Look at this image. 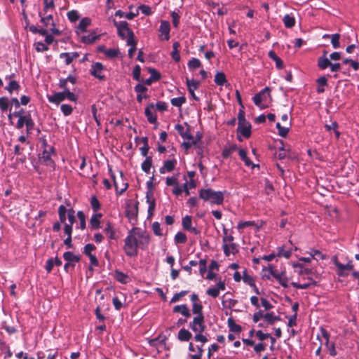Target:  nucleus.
<instances>
[{
    "mask_svg": "<svg viewBox=\"0 0 359 359\" xmlns=\"http://www.w3.org/2000/svg\"><path fill=\"white\" fill-rule=\"evenodd\" d=\"M192 312L196 315L189 327L192 331H202L204 329L205 317L203 313V305L194 302L192 304Z\"/></svg>",
    "mask_w": 359,
    "mask_h": 359,
    "instance_id": "obj_1",
    "label": "nucleus"
},
{
    "mask_svg": "<svg viewBox=\"0 0 359 359\" xmlns=\"http://www.w3.org/2000/svg\"><path fill=\"white\" fill-rule=\"evenodd\" d=\"M199 197L205 201L212 204L221 205L224 201V194L222 191H215L211 189H202L199 191Z\"/></svg>",
    "mask_w": 359,
    "mask_h": 359,
    "instance_id": "obj_2",
    "label": "nucleus"
},
{
    "mask_svg": "<svg viewBox=\"0 0 359 359\" xmlns=\"http://www.w3.org/2000/svg\"><path fill=\"white\" fill-rule=\"evenodd\" d=\"M137 228H133L128 233V235L125 238L124 251L129 257H136L138 253V250L135 245V234L136 233Z\"/></svg>",
    "mask_w": 359,
    "mask_h": 359,
    "instance_id": "obj_3",
    "label": "nucleus"
},
{
    "mask_svg": "<svg viewBox=\"0 0 359 359\" xmlns=\"http://www.w3.org/2000/svg\"><path fill=\"white\" fill-rule=\"evenodd\" d=\"M65 99L72 102H76L77 97L76 95L71 92L69 90H63L62 92L55 93L52 95H48V100L51 103L58 104Z\"/></svg>",
    "mask_w": 359,
    "mask_h": 359,
    "instance_id": "obj_4",
    "label": "nucleus"
},
{
    "mask_svg": "<svg viewBox=\"0 0 359 359\" xmlns=\"http://www.w3.org/2000/svg\"><path fill=\"white\" fill-rule=\"evenodd\" d=\"M114 24L117 28L118 36L125 39L130 35V32H133L129 27L128 23L126 21H121L119 22L114 20Z\"/></svg>",
    "mask_w": 359,
    "mask_h": 359,
    "instance_id": "obj_5",
    "label": "nucleus"
},
{
    "mask_svg": "<svg viewBox=\"0 0 359 359\" xmlns=\"http://www.w3.org/2000/svg\"><path fill=\"white\" fill-rule=\"evenodd\" d=\"M138 201L133 202L128 200L126 207V215L129 219H134L138 214Z\"/></svg>",
    "mask_w": 359,
    "mask_h": 359,
    "instance_id": "obj_6",
    "label": "nucleus"
},
{
    "mask_svg": "<svg viewBox=\"0 0 359 359\" xmlns=\"http://www.w3.org/2000/svg\"><path fill=\"white\" fill-rule=\"evenodd\" d=\"M136 233L137 234V236L139 238V248L142 250H144L147 248L149 241H150V237L148 233H147L145 231H142L139 228H137Z\"/></svg>",
    "mask_w": 359,
    "mask_h": 359,
    "instance_id": "obj_7",
    "label": "nucleus"
},
{
    "mask_svg": "<svg viewBox=\"0 0 359 359\" xmlns=\"http://www.w3.org/2000/svg\"><path fill=\"white\" fill-rule=\"evenodd\" d=\"M109 171L111 172V177L113 179L114 185L115 187L116 191L118 194H122L126 190V189L128 188V183L125 182L123 180V172H122V171H120L121 184H120L116 180L115 176H114V173L112 172L111 168L109 169Z\"/></svg>",
    "mask_w": 359,
    "mask_h": 359,
    "instance_id": "obj_8",
    "label": "nucleus"
},
{
    "mask_svg": "<svg viewBox=\"0 0 359 359\" xmlns=\"http://www.w3.org/2000/svg\"><path fill=\"white\" fill-rule=\"evenodd\" d=\"M104 69L103 65L100 62H95L92 65L90 74L97 78L98 79L103 81L105 79V76L102 74V71Z\"/></svg>",
    "mask_w": 359,
    "mask_h": 359,
    "instance_id": "obj_9",
    "label": "nucleus"
},
{
    "mask_svg": "<svg viewBox=\"0 0 359 359\" xmlns=\"http://www.w3.org/2000/svg\"><path fill=\"white\" fill-rule=\"evenodd\" d=\"M270 90L269 87H266L259 93L255 95L252 98L255 104L260 107L262 101L265 100L266 96H270Z\"/></svg>",
    "mask_w": 359,
    "mask_h": 359,
    "instance_id": "obj_10",
    "label": "nucleus"
},
{
    "mask_svg": "<svg viewBox=\"0 0 359 359\" xmlns=\"http://www.w3.org/2000/svg\"><path fill=\"white\" fill-rule=\"evenodd\" d=\"M187 128L184 131V127L181 124H177L175 126V130L179 133L182 138L191 140L193 139V136L190 133V126L186 123Z\"/></svg>",
    "mask_w": 359,
    "mask_h": 359,
    "instance_id": "obj_11",
    "label": "nucleus"
},
{
    "mask_svg": "<svg viewBox=\"0 0 359 359\" xmlns=\"http://www.w3.org/2000/svg\"><path fill=\"white\" fill-rule=\"evenodd\" d=\"M237 131L244 137L249 138L251 135V124L246 121L241 126L238 125Z\"/></svg>",
    "mask_w": 359,
    "mask_h": 359,
    "instance_id": "obj_12",
    "label": "nucleus"
},
{
    "mask_svg": "<svg viewBox=\"0 0 359 359\" xmlns=\"http://www.w3.org/2000/svg\"><path fill=\"white\" fill-rule=\"evenodd\" d=\"M177 163V161L175 159L173 160H167L164 162L163 166L161 167L159 170L161 174H163L167 172H172L175 167Z\"/></svg>",
    "mask_w": 359,
    "mask_h": 359,
    "instance_id": "obj_13",
    "label": "nucleus"
},
{
    "mask_svg": "<svg viewBox=\"0 0 359 359\" xmlns=\"http://www.w3.org/2000/svg\"><path fill=\"white\" fill-rule=\"evenodd\" d=\"M173 311L175 313H180L186 318H189L191 316L189 309L186 304L175 306L173 308Z\"/></svg>",
    "mask_w": 359,
    "mask_h": 359,
    "instance_id": "obj_14",
    "label": "nucleus"
},
{
    "mask_svg": "<svg viewBox=\"0 0 359 359\" xmlns=\"http://www.w3.org/2000/svg\"><path fill=\"white\" fill-rule=\"evenodd\" d=\"M159 31L164 35V40L170 39V24L168 21H161Z\"/></svg>",
    "mask_w": 359,
    "mask_h": 359,
    "instance_id": "obj_15",
    "label": "nucleus"
},
{
    "mask_svg": "<svg viewBox=\"0 0 359 359\" xmlns=\"http://www.w3.org/2000/svg\"><path fill=\"white\" fill-rule=\"evenodd\" d=\"M238 154L241 158L244 161L246 166H252V168L259 167L258 164H254L250 159L247 156V152L245 149H241L238 151Z\"/></svg>",
    "mask_w": 359,
    "mask_h": 359,
    "instance_id": "obj_16",
    "label": "nucleus"
},
{
    "mask_svg": "<svg viewBox=\"0 0 359 359\" xmlns=\"http://www.w3.org/2000/svg\"><path fill=\"white\" fill-rule=\"evenodd\" d=\"M307 279L309 280V282H305V283L299 284V283H297L295 282H292L291 283V285L294 287L298 288V289H307V288L310 287L311 286H315L317 285L316 281L313 280L312 279V278L309 277Z\"/></svg>",
    "mask_w": 359,
    "mask_h": 359,
    "instance_id": "obj_17",
    "label": "nucleus"
},
{
    "mask_svg": "<svg viewBox=\"0 0 359 359\" xmlns=\"http://www.w3.org/2000/svg\"><path fill=\"white\" fill-rule=\"evenodd\" d=\"M154 107V104L153 103L149 104L145 109V116L147 118V120L151 123H154L156 122V116L154 115L151 109Z\"/></svg>",
    "mask_w": 359,
    "mask_h": 359,
    "instance_id": "obj_18",
    "label": "nucleus"
},
{
    "mask_svg": "<svg viewBox=\"0 0 359 359\" xmlns=\"http://www.w3.org/2000/svg\"><path fill=\"white\" fill-rule=\"evenodd\" d=\"M79 54L76 52L74 53H62L60 55V58H65L67 65H69L74 59L77 58Z\"/></svg>",
    "mask_w": 359,
    "mask_h": 359,
    "instance_id": "obj_19",
    "label": "nucleus"
},
{
    "mask_svg": "<svg viewBox=\"0 0 359 359\" xmlns=\"http://www.w3.org/2000/svg\"><path fill=\"white\" fill-rule=\"evenodd\" d=\"M192 337L191 333L186 329H181L178 332L177 338L181 341H188Z\"/></svg>",
    "mask_w": 359,
    "mask_h": 359,
    "instance_id": "obj_20",
    "label": "nucleus"
},
{
    "mask_svg": "<svg viewBox=\"0 0 359 359\" xmlns=\"http://www.w3.org/2000/svg\"><path fill=\"white\" fill-rule=\"evenodd\" d=\"M43 15H45L44 13H39V15L41 17V22H43L45 27H47L48 25L55 26L51 14H49L47 16H43Z\"/></svg>",
    "mask_w": 359,
    "mask_h": 359,
    "instance_id": "obj_21",
    "label": "nucleus"
},
{
    "mask_svg": "<svg viewBox=\"0 0 359 359\" xmlns=\"http://www.w3.org/2000/svg\"><path fill=\"white\" fill-rule=\"evenodd\" d=\"M99 38L98 35L91 33L88 35H83L81 37V41L86 44H90L95 42Z\"/></svg>",
    "mask_w": 359,
    "mask_h": 359,
    "instance_id": "obj_22",
    "label": "nucleus"
},
{
    "mask_svg": "<svg viewBox=\"0 0 359 359\" xmlns=\"http://www.w3.org/2000/svg\"><path fill=\"white\" fill-rule=\"evenodd\" d=\"M63 258L69 263L79 262L80 261V257L79 255H75L69 251L65 252L63 254Z\"/></svg>",
    "mask_w": 359,
    "mask_h": 359,
    "instance_id": "obj_23",
    "label": "nucleus"
},
{
    "mask_svg": "<svg viewBox=\"0 0 359 359\" xmlns=\"http://www.w3.org/2000/svg\"><path fill=\"white\" fill-rule=\"evenodd\" d=\"M215 82L217 85L222 86L226 83H227V80L226 79V76L224 73L217 72L215 76Z\"/></svg>",
    "mask_w": 359,
    "mask_h": 359,
    "instance_id": "obj_24",
    "label": "nucleus"
},
{
    "mask_svg": "<svg viewBox=\"0 0 359 359\" xmlns=\"http://www.w3.org/2000/svg\"><path fill=\"white\" fill-rule=\"evenodd\" d=\"M285 272L282 271L280 273H278L275 276V278L278 281V283L284 287H288V278L285 277Z\"/></svg>",
    "mask_w": 359,
    "mask_h": 359,
    "instance_id": "obj_25",
    "label": "nucleus"
},
{
    "mask_svg": "<svg viewBox=\"0 0 359 359\" xmlns=\"http://www.w3.org/2000/svg\"><path fill=\"white\" fill-rule=\"evenodd\" d=\"M330 65L331 62L327 57L322 56L318 59V66L320 69H325Z\"/></svg>",
    "mask_w": 359,
    "mask_h": 359,
    "instance_id": "obj_26",
    "label": "nucleus"
},
{
    "mask_svg": "<svg viewBox=\"0 0 359 359\" xmlns=\"http://www.w3.org/2000/svg\"><path fill=\"white\" fill-rule=\"evenodd\" d=\"M269 57L276 62V66L278 69H282L283 67V62L282 60L276 55L274 51L270 50L269 52Z\"/></svg>",
    "mask_w": 359,
    "mask_h": 359,
    "instance_id": "obj_27",
    "label": "nucleus"
},
{
    "mask_svg": "<svg viewBox=\"0 0 359 359\" xmlns=\"http://www.w3.org/2000/svg\"><path fill=\"white\" fill-rule=\"evenodd\" d=\"M101 217H102V214H100V213L94 214L92 216V217L90 220V224L93 229H97L100 228V218Z\"/></svg>",
    "mask_w": 359,
    "mask_h": 359,
    "instance_id": "obj_28",
    "label": "nucleus"
},
{
    "mask_svg": "<svg viewBox=\"0 0 359 359\" xmlns=\"http://www.w3.org/2000/svg\"><path fill=\"white\" fill-rule=\"evenodd\" d=\"M180 46V44L177 41L175 42L172 45V51L171 53V56L172 59L176 62H179L180 60V55L178 51V48Z\"/></svg>",
    "mask_w": 359,
    "mask_h": 359,
    "instance_id": "obj_29",
    "label": "nucleus"
},
{
    "mask_svg": "<svg viewBox=\"0 0 359 359\" xmlns=\"http://www.w3.org/2000/svg\"><path fill=\"white\" fill-rule=\"evenodd\" d=\"M152 165V158L151 156H147L145 160L142 163V169L146 173H149Z\"/></svg>",
    "mask_w": 359,
    "mask_h": 359,
    "instance_id": "obj_30",
    "label": "nucleus"
},
{
    "mask_svg": "<svg viewBox=\"0 0 359 359\" xmlns=\"http://www.w3.org/2000/svg\"><path fill=\"white\" fill-rule=\"evenodd\" d=\"M291 126V123H289L288 126L283 127L280 125V123H277L276 126L278 130V135L281 137H285L290 130V126Z\"/></svg>",
    "mask_w": 359,
    "mask_h": 359,
    "instance_id": "obj_31",
    "label": "nucleus"
},
{
    "mask_svg": "<svg viewBox=\"0 0 359 359\" xmlns=\"http://www.w3.org/2000/svg\"><path fill=\"white\" fill-rule=\"evenodd\" d=\"M283 21L284 22L285 26L287 28H292L295 25V19L294 17L290 16V15L287 14L283 17Z\"/></svg>",
    "mask_w": 359,
    "mask_h": 359,
    "instance_id": "obj_32",
    "label": "nucleus"
},
{
    "mask_svg": "<svg viewBox=\"0 0 359 359\" xmlns=\"http://www.w3.org/2000/svg\"><path fill=\"white\" fill-rule=\"evenodd\" d=\"M228 326L230 331L238 333L242 330L241 325L236 324L232 318L228 319Z\"/></svg>",
    "mask_w": 359,
    "mask_h": 359,
    "instance_id": "obj_33",
    "label": "nucleus"
},
{
    "mask_svg": "<svg viewBox=\"0 0 359 359\" xmlns=\"http://www.w3.org/2000/svg\"><path fill=\"white\" fill-rule=\"evenodd\" d=\"M205 328H206V326L204 324V329L202 331H194V332L196 333L194 337V339L196 341H201L203 344L208 341V338L202 334L203 332H205Z\"/></svg>",
    "mask_w": 359,
    "mask_h": 359,
    "instance_id": "obj_34",
    "label": "nucleus"
},
{
    "mask_svg": "<svg viewBox=\"0 0 359 359\" xmlns=\"http://www.w3.org/2000/svg\"><path fill=\"white\" fill-rule=\"evenodd\" d=\"M90 22H91V20L90 18H84L80 21V22L77 27V29L81 30L83 32H86V27L90 25Z\"/></svg>",
    "mask_w": 359,
    "mask_h": 359,
    "instance_id": "obj_35",
    "label": "nucleus"
},
{
    "mask_svg": "<svg viewBox=\"0 0 359 359\" xmlns=\"http://www.w3.org/2000/svg\"><path fill=\"white\" fill-rule=\"evenodd\" d=\"M44 7L43 11L44 14L47 13L50 10L53 11L55 8L54 0H43Z\"/></svg>",
    "mask_w": 359,
    "mask_h": 359,
    "instance_id": "obj_36",
    "label": "nucleus"
},
{
    "mask_svg": "<svg viewBox=\"0 0 359 359\" xmlns=\"http://www.w3.org/2000/svg\"><path fill=\"white\" fill-rule=\"evenodd\" d=\"M41 158L46 165H49L51 167L54 165V162L50 157V153L46 151H43Z\"/></svg>",
    "mask_w": 359,
    "mask_h": 359,
    "instance_id": "obj_37",
    "label": "nucleus"
},
{
    "mask_svg": "<svg viewBox=\"0 0 359 359\" xmlns=\"http://www.w3.org/2000/svg\"><path fill=\"white\" fill-rule=\"evenodd\" d=\"M187 85L188 90L193 91V90H196L198 88L199 82L194 79L190 80L188 78H187Z\"/></svg>",
    "mask_w": 359,
    "mask_h": 359,
    "instance_id": "obj_38",
    "label": "nucleus"
},
{
    "mask_svg": "<svg viewBox=\"0 0 359 359\" xmlns=\"http://www.w3.org/2000/svg\"><path fill=\"white\" fill-rule=\"evenodd\" d=\"M187 240V237L183 232L179 231L175 236V242L176 243H185Z\"/></svg>",
    "mask_w": 359,
    "mask_h": 359,
    "instance_id": "obj_39",
    "label": "nucleus"
},
{
    "mask_svg": "<svg viewBox=\"0 0 359 359\" xmlns=\"http://www.w3.org/2000/svg\"><path fill=\"white\" fill-rule=\"evenodd\" d=\"M25 125L27 128V133H30L34 127V123L32 119L31 115L29 114H27Z\"/></svg>",
    "mask_w": 359,
    "mask_h": 359,
    "instance_id": "obj_40",
    "label": "nucleus"
},
{
    "mask_svg": "<svg viewBox=\"0 0 359 359\" xmlns=\"http://www.w3.org/2000/svg\"><path fill=\"white\" fill-rule=\"evenodd\" d=\"M67 210L66 208L61 205L58 208V215L60 217V220L62 223H65L66 221V213L67 212Z\"/></svg>",
    "mask_w": 359,
    "mask_h": 359,
    "instance_id": "obj_41",
    "label": "nucleus"
},
{
    "mask_svg": "<svg viewBox=\"0 0 359 359\" xmlns=\"http://www.w3.org/2000/svg\"><path fill=\"white\" fill-rule=\"evenodd\" d=\"M170 102L173 106L180 107L184 103L186 102V98L184 96L175 97L171 99Z\"/></svg>",
    "mask_w": 359,
    "mask_h": 359,
    "instance_id": "obj_42",
    "label": "nucleus"
},
{
    "mask_svg": "<svg viewBox=\"0 0 359 359\" xmlns=\"http://www.w3.org/2000/svg\"><path fill=\"white\" fill-rule=\"evenodd\" d=\"M310 255L311 258L316 259H326V255L323 254L320 251L318 250H311L310 252Z\"/></svg>",
    "mask_w": 359,
    "mask_h": 359,
    "instance_id": "obj_43",
    "label": "nucleus"
},
{
    "mask_svg": "<svg viewBox=\"0 0 359 359\" xmlns=\"http://www.w3.org/2000/svg\"><path fill=\"white\" fill-rule=\"evenodd\" d=\"M104 231L108 235L110 239L116 240V236L115 235V232L112 229V226L110 223H107V227L104 228Z\"/></svg>",
    "mask_w": 359,
    "mask_h": 359,
    "instance_id": "obj_44",
    "label": "nucleus"
},
{
    "mask_svg": "<svg viewBox=\"0 0 359 359\" xmlns=\"http://www.w3.org/2000/svg\"><path fill=\"white\" fill-rule=\"evenodd\" d=\"M116 279L121 283H126L128 282V276L123 272L116 271Z\"/></svg>",
    "mask_w": 359,
    "mask_h": 359,
    "instance_id": "obj_45",
    "label": "nucleus"
},
{
    "mask_svg": "<svg viewBox=\"0 0 359 359\" xmlns=\"http://www.w3.org/2000/svg\"><path fill=\"white\" fill-rule=\"evenodd\" d=\"M201 63L200 60L197 58L193 57L188 62V67L189 69H196L201 67Z\"/></svg>",
    "mask_w": 359,
    "mask_h": 359,
    "instance_id": "obj_46",
    "label": "nucleus"
},
{
    "mask_svg": "<svg viewBox=\"0 0 359 359\" xmlns=\"http://www.w3.org/2000/svg\"><path fill=\"white\" fill-rule=\"evenodd\" d=\"M182 227L184 230H189L191 226V217L187 215L182 218Z\"/></svg>",
    "mask_w": 359,
    "mask_h": 359,
    "instance_id": "obj_47",
    "label": "nucleus"
},
{
    "mask_svg": "<svg viewBox=\"0 0 359 359\" xmlns=\"http://www.w3.org/2000/svg\"><path fill=\"white\" fill-rule=\"evenodd\" d=\"M61 111L65 116H69L72 113L73 108L71 105L63 104L60 107Z\"/></svg>",
    "mask_w": 359,
    "mask_h": 359,
    "instance_id": "obj_48",
    "label": "nucleus"
},
{
    "mask_svg": "<svg viewBox=\"0 0 359 359\" xmlns=\"http://www.w3.org/2000/svg\"><path fill=\"white\" fill-rule=\"evenodd\" d=\"M20 88L18 83L16 81H11L9 82L8 86L6 87V89L11 93L13 90H17Z\"/></svg>",
    "mask_w": 359,
    "mask_h": 359,
    "instance_id": "obj_49",
    "label": "nucleus"
},
{
    "mask_svg": "<svg viewBox=\"0 0 359 359\" xmlns=\"http://www.w3.org/2000/svg\"><path fill=\"white\" fill-rule=\"evenodd\" d=\"M339 34H334L332 35L331 43L334 48H338L339 47Z\"/></svg>",
    "mask_w": 359,
    "mask_h": 359,
    "instance_id": "obj_50",
    "label": "nucleus"
},
{
    "mask_svg": "<svg viewBox=\"0 0 359 359\" xmlns=\"http://www.w3.org/2000/svg\"><path fill=\"white\" fill-rule=\"evenodd\" d=\"M151 228H152V230L155 235L158 236H163L161 229V225L158 222H154L152 224Z\"/></svg>",
    "mask_w": 359,
    "mask_h": 359,
    "instance_id": "obj_51",
    "label": "nucleus"
},
{
    "mask_svg": "<svg viewBox=\"0 0 359 359\" xmlns=\"http://www.w3.org/2000/svg\"><path fill=\"white\" fill-rule=\"evenodd\" d=\"M149 72L151 74V78L154 81H157L161 79V74L154 68H149Z\"/></svg>",
    "mask_w": 359,
    "mask_h": 359,
    "instance_id": "obj_52",
    "label": "nucleus"
},
{
    "mask_svg": "<svg viewBox=\"0 0 359 359\" xmlns=\"http://www.w3.org/2000/svg\"><path fill=\"white\" fill-rule=\"evenodd\" d=\"M152 196H146L147 202L149 203L148 212H154L156 203L155 199H151Z\"/></svg>",
    "mask_w": 359,
    "mask_h": 359,
    "instance_id": "obj_53",
    "label": "nucleus"
},
{
    "mask_svg": "<svg viewBox=\"0 0 359 359\" xmlns=\"http://www.w3.org/2000/svg\"><path fill=\"white\" fill-rule=\"evenodd\" d=\"M119 51L118 49L109 48L105 51V55L109 58H114L118 56Z\"/></svg>",
    "mask_w": 359,
    "mask_h": 359,
    "instance_id": "obj_54",
    "label": "nucleus"
},
{
    "mask_svg": "<svg viewBox=\"0 0 359 359\" xmlns=\"http://www.w3.org/2000/svg\"><path fill=\"white\" fill-rule=\"evenodd\" d=\"M8 99L7 97H0V108L3 111H5L8 109Z\"/></svg>",
    "mask_w": 359,
    "mask_h": 359,
    "instance_id": "obj_55",
    "label": "nucleus"
},
{
    "mask_svg": "<svg viewBox=\"0 0 359 359\" xmlns=\"http://www.w3.org/2000/svg\"><path fill=\"white\" fill-rule=\"evenodd\" d=\"M243 281L248 284L250 286H255V281L253 278L248 275L246 271H244L243 277Z\"/></svg>",
    "mask_w": 359,
    "mask_h": 359,
    "instance_id": "obj_56",
    "label": "nucleus"
},
{
    "mask_svg": "<svg viewBox=\"0 0 359 359\" xmlns=\"http://www.w3.org/2000/svg\"><path fill=\"white\" fill-rule=\"evenodd\" d=\"M68 19L71 22H75L79 18V15L76 11H71L67 13Z\"/></svg>",
    "mask_w": 359,
    "mask_h": 359,
    "instance_id": "obj_57",
    "label": "nucleus"
},
{
    "mask_svg": "<svg viewBox=\"0 0 359 359\" xmlns=\"http://www.w3.org/2000/svg\"><path fill=\"white\" fill-rule=\"evenodd\" d=\"M77 217L80 221V227L81 229H84L86 228V220H85V215L83 212L79 211L77 212Z\"/></svg>",
    "mask_w": 359,
    "mask_h": 359,
    "instance_id": "obj_58",
    "label": "nucleus"
},
{
    "mask_svg": "<svg viewBox=\"0 0 359 359\" xmlns=\"http://www.w3.org/2000/svg\"><path fill=\"white\" fill-rule=\"evenodd\" d=\"M187 293H188V291L184 290V291H181L179 293L175 294L170 300V303H175V302L179 301L181 297H183Z\"/></svg>",
    "mask_w": 359,
    "mask_h": 359,
    "instance_id": "obj_59",
    "label": "nucleus"
},
{
    "mask_svg": "<svg viewBox=\"0 0 359 359\" xmlns=\"http://www.w3.org/2000/svg\"><path fill=\"white\" fill-rule=\"evenodd\" d=\"M90 204H91L93 210L95 212L97 211L100 208V202L95 196H93L91 198Z\"/></svg>",
    "mask_w": 359,
    "mask_h": 359,
    "instance_id": "obj_60",
    "label": "nucleus"
},
{
    "mask_svg": "<svg viewBox=\"0 0 359 359\" xmlns=\"http://www.w3.org/2000/svg\"><path fill=\"white\" fill-rule=\"evenodd\" d=\"M141 68L139 65H136L133 71V79L137 81H140Z\"/></svg>",
    "mask_w": 359,
    "mask_h": 359,
    "instance_id": "obj_61",
    "label": "nucleus"
},
{
    "mask_svg": "<svg viewBox=\"0 0 359 359\" xmlns=\"http://www.w3.org/2000/svg\"><path fill=\"white\" fill-rule=\"evenodd\" d=\"M237 147L235 144L231 145L229 149H225L222 151V156L224 158H228L231 154L236 149Z\"/></svg>",
    "mask_w": 359,
    "mask_h": 359,
    "instance_id": "obj_62",
    "label": "nucleus"
},
{
    "mask_svg": "<svg viewBox=\"0 0 359 359\" xmlns=\"http://www.w3.org/2000/svg\"><path fill=\"white\" fill-rule=\"evenodd\" d=\"M95 250V246L91 243H88L85 245L83 252L88 257L92 255L91 252Z\"/></svg>",
    "mask_w": 359,
    "mask_h": 359,
    "instance_id": "obj_63",
    "label": "nucleus"
},
{
    "mask_svg": "<svg viewBox=\"0 0 359 359\" xmlns=\"http://www.w3.org/2000/svg\"><path fill=\"white\" fill-rule=\"evenodd\" d=\"M206 293L209 296L215 298L219 296V291L216 287H210L207 290Z\"/></svg>",
    "mask_w": 359,
    "mask_h": 359,
    "instance_id": "obj_64",
    "label": "nucleus"
}]
</instances>
